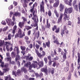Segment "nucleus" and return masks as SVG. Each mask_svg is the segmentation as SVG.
<instances>
[{
    "label": "nucleus",
    "mask_w": 80,
    "mask_h": 80,
    "mask_svg": "<svg viewBox=\"0 0 80 80\" xmlns=\"http://www.w3.org/2000/svg\"><path fill=\"white\" fill-rule=\"evenodd\" d=\"M1 23L4 25H6V24H7V23L5 22V21H2L1 22Z\"/></svg>",
    "instance_id": "nucleus-48"
},
{
    "label": "nucleus",
    "mask_w": 80,
    "mask_h": 80,
    "mask_svg": "<svg viewBox=\"0 0 80 80\" xmlns=\"http://www.w3.org/2000/svg\"><path fill=\"white\" fill-rule=\"evenodd\" d=\"M55 1L56 2L53 4V7L57 8L58 6V5H59V0H55Z\"/></svg>",
    "instance_id": "nucleus-10"
},
{
    "label": "nucleus",
    "mask_w": 80,
    "mask_h": 80,
    "mask_svg": "<svg viewBox=\"0 0 80 80\" xmlns=\"http://www.w3.org/2000/svg\"><path fill=\"white\" fill-rule=\"evenodd\" d=\"M36 42H37V43H38L39 45H41L42 42H41V41H37Z\"/></svg>",
    "instance_id": "nucleus-61"
},
{
    "label": "nucleus",
    "mask_w": 80,
    "mask_h": 80,
    "mask_svg": "<svg viewBox=\"0 0 80 80\" xmlns=\"http://www.w3.org/2000/svg\"><path fill=\"white\" fill-rule=\"evenodd\" d=\"M35 75H36L37 77H40V75L38 74V73H35Z\"/></svg>",
    "instance_id": "nucleus-60"
},
{
    "label": "nucleus",
    "mask_w": 80,
    "mask_h": 80,
    "mask_svg": "<svg viewBox=\"0 0 80 80\" xmlns=\"http://www.w3.org/2000/svg\"><path fill=\"white\" fill-rule=\"evenodd\" d=\"M12 34H9L8 36V39L9 40L12 39Z\"/></svg>",
    "instance_id": "nucleus-28"
},
{
    "label": "nucleus",
    "mask_w": 80,
    "mask_h": 80,
    "mask_svg": "<svg viewBox=\"0 0 80 80\" xmlns=\"http://www.w3.org/2000/svg\"><path fill=\"white\" fill-rule=\"evenodd\" d=\"M36 6V3H35L33 4L32 8L31 9V12H33V10H34V9H35V7Z\"/></svg>",
    "instance_id": "nucleus-23"
},
{
    "label": "nucleus",
    "mask_w": 80,
    "mask_h": 80,
    "mask_svg": "<svg viewBox=\"0 0 80 80\" xmlns=\"http://www.w3.org/2000/svg\"><path fill=\"white\" fill-rule=\"evenodd\" d=\"M31 65V62H28L27 63L25 64V66L26 67H29V70H31L32 67H33L34 68L37 67V65L35 64L32 63V65Z\"/></svg>",
    "instance_id": "nucleus-2"
},
{
    "label": "nucleus",
    "mask_w": 80,
    "mask_h": 80,
    "mask_svg": "<svg viewBox=\"0 0 80 80\" xmlns=\"http://www.w3.org/2000/svg\"><path fill=\"white\" fill-rule=\"evenodd\" d=\"M12 15H13V12H10V17H12Z\"/></svg>",
    "instance_id": "nucleus-62"
},
{
    "label": "nucleus",
    "mask_w": 80,
    "mask_h": 80,
    "mask_svg": "<svg viewBox=\"0 0 80 80\" xmlns=\"http://www.w3.org/2000/svg\"><path fill=\"white\" fill-rule=\"evenodd\" d=\"M5 61L6 62H11L12 61V58L11 57H7L5 58Z\"/></svg>",
    "instance_id": "nucleus-20"
},
{
    "label": "nucleus",
    "mask_w": 80,
    "mask_h": 80,
    "mask_svg": "<svg viewBox=\"0 0 80 80\" xmlns=\"http://www.w3.org/2000/svg\"><path fill=\"white\" fill-rule=\"evenodd\" d=\"M22 36V31L21 29H19L18 32V33L15 35V38L21 37Z\"/></svg>",
    "instance_id": "nucleus-7"
},
{
    "label": "nucleus",
    "mask_w": 80,
    "mask_h": 80,
    "mask_svg": "<svg viewBox=\"0 0 80 80\" xmlns=\"http://www.w3.org/2000/svg\"><path fill=\"white\" fill-rule=\"evenodd\" d=\"M56 64H57V63L55 62H54L53 63V64L52 65V66H53L54 67L56 66Z\"/></svg>",
    "instance_id": "nucleus-64"
},
{
    "label": "nucleus",
    "mask_w": 80,
    "mask_h": 80,
    "mask_svg": "<svg viewBox=\"0 0 80 80\" xmlns=\"http://www.w3.org/2000/svg\"><path fill=\"white\" fill-rule=\"evenodd\" d=\"M48 58L49 60H52V58L50 56H48Z\"/></svg>",
    "instance_id": "nucleus-52"
},
{
    "label": "nucleus",
    "mask_w": 80,
    "mask_h": 80,
    "mask_svg": "<svg viewBox=\"0 0 80 80\" xmlns=\"http://www.w3.org/2000/svg\"><path fill=\"white\" fill-rule=\"evenodd\" d=\"M64 3H65V4H66V5H69L70 6H71L72 5V3L68 1V0H63Z\"/></svg>",
    "instance_id": "nucleus-18"
},
{
    "label": "nucleus",
    "mask_w": 80,
    "mask_h": 80,
    "mask_svg": "<svg viewBox=\"0 0 80 80\" xmlns=\"http://www.w3.org/2000/svg\"><path fill=\"white\" fill-rule=\"evenodd\" d=\"M23 0L24 3H28V1H30V0Z\"/></svg>",
    "instance_id": "nucleus-45"
},
{
    "label": "nucleus",
    "mask_w": 80,
    "mask_h": 80,
    "mask_svg": "<svg viewBox=\"0 0 80 80\" xmlns=\"http://www.w3.org/2000/svg\"><path fill=\"white\" fill-rule=\"evenodd\" d=\"M1 66L2 67H4L5 68H8V64L7 63H6L4 64V62H1Z\"/></svg>",
    "instance_id": "nucleus-14"
},
{
    "label": "nucleus",
    "mask_w": 80,
    "mask_h": 80,
    "mask_svg": "<svg viewBox=\"0 0 80 80\" xmlns=\"http://www.w3.org/2000/svg\"><path fill=\"white\" fill-rule=\"evenodd\" d=\"M46 27L47 28H50V24L48 23V19L47 20V25Z\"/></svg>",
    "instance_id": "nucleus-19"
},
{
    "label": "nucleus",
    "mask_w": 80,
    "mask_h": 80,
    "mask_svg": "<svg viewBox=\"0 0 80 80\" xmlns=\"http://www.w3.org/2000/svg\"><path fill=\"white\" fill-rule=\"evenodd\" d=\"M20 13L18 12H16L14 14H13V17H12V20L13 21L15 20V18L14 16H18L20 17Z\"/></svg>",
    "instance_id": "nucleus-8"
},
{
    "label": "nucleus",
    "mask_w": 80,
    "mask_h": 80,
    "mask_svg": "<svg viewBox=\"0 0 80 80\" xmlns=\"http://www.w3.org/2000/svg\"><path fill=\"white\" fill-rule=\"evenodd\" d=\"M56 28H57V27H56V26H54V27L52 28L53 31H54L55 29V30H56Z\"/></svg>",
    "instance_id": "nucleus-55"
},
{
    "label": "nucleus",
    "mask_w": 80,
    "mask_h": 80,
    "mask_svg": "<svg viewBox=\"0 0 80 80\" xmlns=\"http://www.w3.org/2000/svg\"><path fill=\"white\" fill-rule=\"evenodd\" d=\"M21 70L24 72L25 73H27V70H26V69L24 67H23V68H21Z\"/></svg>",
    "instance_id": "nucleus-26"
},
{
    "label": "nucleus",
    "mask_w": 80,
    "mask_h": 80,
    "mask_svg": "<svg viewBox=\"0 0 80 80\" xmlns=\"http://www.w3.org/2000/svg\"><path fill=\"white\" fill-rule=\"evenodd\" d=\"M54 13L55 14L56 17H58V12H57V10L55 9Z\"/></svg>",
    "instance_id": "nucleus-29"
},
{
    "label": "nucleus",
    "mask_w": 80,
    "mask_h": 80,
    "mask_svg": "<svg viewBox=\"0 0 80 80\" xmlns=\"http://www.w3.org/2000/svg\"><path fill=\"white\" fill-rule=\"evenodd\" d=\"M52 60H50L49 61L48 64L49 65H52Z\"/></svg>",
    "instance_id": "nucleus-57"
},
{
    "label": "nucleus",
    "mask_w": 80,
    "mask_h": 80,
    "mask_svg": "<svg viewBox=\"0 0 80 80\" xmlns=\"http://www.w3.org/2000/svg\"><path fill=\"white\" fill-rule=\"evenodd\" d=\"M63 15L62 13H61L60 14V16L59 18L58 21V23L59 24L62 23V18L63 17Z\"/></svg>",
    "instance_id": "nucleus-9"
},
{
    "label": "nucleus",
    "mask_w": 80,
    "mask_h": 80,
    "mask_svg": "<svg viewBox=\"0 0 80 80\" xmlns=\"http://www.w3.org/2000/svg\"><path fill=\"white\" fill-rule=\"evenodd\" d=\"M22 18L23 19L24 22H27V18H25L24 17H22Z\"/></svg>",
    "instance_id": "nucleus-49"
},
{
    "label": "nucleus",
    "mask_w": 80,
    "mask_h": 80,
    "mask_svg": "<svg viewBox=\"0 0 80 80\" xmlns=\"http://www.w3.org/2000/svg\"><path fill=\"white\" fill-rule=\"evenodd\" d=\"M21 48L22 50H25L26 48L25 46H21Z\"/></svg>",
    "instance_id": "nucleus-35"
},
{
    "label": "nucleus",
    "mask_w": 80,
    "mask_h": 80,
    "mask_svg": "<svg viewBox=\"0 0 80 80\" xmlns=\"http://www.w3.org/2000/svg\"><path fill=\"white\" fill-rule=\"evenodd\" d=\"M25 27L27 30H29V29H31V28H32V27H30L28 26H25Z\"/></svg>",
    "instance_id": "nucleus-31"
},
{
    "label": "nucleus",
    "mask_w": 80,
    "mask_h": 80,
    "mask_svg": "<svg viewBox=\"0 0 80 80\" xmlns=\"http://www.w3.org/2000/svg\"><path fill=\"white\" fill-rule=\"evenodd\" d=\"M37 14V12L36 11H34L33 13V17L32 18L34 22H38V17L36 15Z\"/></svg>",
    "instance_id": "nucleus-3"
},
{
    "label": "nucleus",
    "mask_w": 80,
    "mask_h": 80,
    "mask_svg": "<svg viewBox=\"0 0 80 80\" xmlns=\"http://www.w3.org/2000/svg\"><path fill=\"white\" fill-rule=\"evenodd\" d=\"M35 47L36 49H37L38 50L39 49V48H40V45H38V44H36L35 45Z\"/></svg>",
    "instance_id": "nucleus-36"
},
{
    "label": "nucleus",
    "mask_w": 80,
    "mask_h": 80,
    "mask_svg": "<svg viewBox=\"0 0 80 80\" xmlns=\"http://www.w3.org/2000/svg\"><path fill=\"white\" fill-rule=\"evenodd\" d=\"M13 4H14L15 6H17V5H18V3L16 1L13 2Z\"/></svg>",
    "instance_id": "nucleus-51"
},
{
    "label": "nucleus",
    "mask_w": 80,
    "mask_h": 80,
    "mask_svg": "<svg viewBox=\"0 0 80 80\" xmlns=\"http://www.w3.org/2000/svg\"><path fill=\"white\" fill-rule=\"evenodd\" d=\"M17 62V65H18V66L20 67V62H19V61H18Z\"/></svg>",
    "instance_id": "nucleus-59"
},
{
    "label": "nucleus",
    "mask_w": 80,
    "mask_h": 80,
    "mask_svg": "<svg viewBox=\"0 0 80 80\" xmlns=\"http://www.w3.org/2000/svg\"><path fill=\"white\" fill-rule=\"evenodd\" d=\"M69 68L68 67H66L64 68V70L66 72H67L68 71Z\"/></svg>",
    "instance_id": "nucleus-34"
},
{
    "label": "nucleus",
    "mask_w": 80,
    "mask_h": 80,
    "mask_svg": "<svg viewBox=\"0 0 80 80\" xmlns=\"http://www.w3.org/2000/svg\"><path fill=\"white\" fill-rule=\"evenodd\" d=\"M16 74L18 76H20V75H22L21 70L20 69H18V70H17V72H16Z\"/></svg>",
    "instance_id": "nucleus-21"
},
{
    "label": "nucleus",
    "mask_w": 80,
    "mask_h": 80,
    "mask_svg": "<svg viewBox=\"0 0 80 80\" xmlns=\"http://www.w3.org/2000/svg\"><path fill=\"white\" fill-rule=\"evenodd\" d=\"M59 10L61 12H62V10L64 9V8H65V6H64V5H63V4L62 3H60L59 5Z\"/></svg>",
    "instance_id": "nucleus-13"
},
{
    "label": "nucleus",
    "mask_w": 80,
    "mask_h": 80,
    "mask_svg": "<svg viewBox=\"0 0 80 80\" xmlns=\"http://www.w3.org/2000/svg\"><path fill=\"white\" fill-rule=\"evenodd\" d=\"M39 67L40 68V67H43V61H40L38 64Z\"/></svg>",
    "instance_id": "nucleus-22"
},
{
    "label": "nucleus",
    "mask_w": 80,
    "mask_h": 80,
    "mask_svg": "<svg viewBox=\"0 0 80 80\" xmlns=\"http://www.w3.org/2000/svg\"><path fill=\"white\" fill-rule=\"evenodd\" d=\"M63 59H64V60H65L66 58H67V57H66V53H64L63 54Z\"/></svg>",
    "instance_id": "nucleus-40"
},
{
    "label": "nucleus",
    "mask_w": 80,
    "mask_h": 80,
    "mask_svg": "<svg viewBox=\"0 0 80 80\" xmlns=\"http://www.w3.org/2000/svg\"><path fill=\"white\" fill-rule=\"evenodd\" d=\"M44 60L46 63L48 62V60L47 59V58H44Z\"/></svg>",
    "instance_id": "nucleus-46"
},
{
    "label": "nucleus",
    "mask_w": 80,
    "mask_h": 80,
    "mask_svg": "<svg viewBox=\"0 0 80 80\" xmlns=\"http://www.w3.org/2000/svg\"><path fill=\"white\" fill-rule=\"evenodd\" d=\"M30 57H31V55H30V54H29L28 56H26V60H28V58H29Z\"/></svg>",
    "instance_id": "nucleus-41"
},
{
    "label": "nucleus",
    "mask_w": 80,
    "mask_h": 80,
    "mask_svg": "<svg viewBox=\"0 0 80 80\" xmlns=\"http://www.w3.org/2000/svg\"><path fill=\"white\" fill-rule=\"evenodd\" d=\"M17 30V26L15 25L13 28V30L12 31V33L13 34L12 35V37H14V35H15V31Z\"/></svg>",
    "instance_id": "nucleus-16"
},
{
    "label": "nucleus",
    "mask_w": 80,
    "mask_h": 80,
    "mask_svg": "<svg viewBox=\"0 0 80 80\" xmlns=\"http://www.w3.org/2000/svg\"><path fill=\"white\" fill-rule=\"evenodd\" d=\"M46 43L48 47H50V41H49L48 42H46Z\"/></svg>",
    "instance_id": "nucleus-30"
},
{
    "label": "nucleus",
    "mask_w": 80,
    "mask_h": 80,
    "mask_svg": "<svg viewBox=\"0 0 80 80\" xmlns=\"http://www.w3.org/2000/svg\"><path fill=\"white\" fill-rule=\"evenodd\" d=\"M71 75H72V74L71 73H70L68 78V80H70V79H71Z\"/></svg>",
    "instance_id": "nucleus-39"
},
{
    "label": "nucleus",
    "mask_w": 80,
    "mask_h": 80,
    "mask_svg": "<svg viewBox=\"0 0 80 80\" xmlns=\"http://www.w3.org/2000/svg\"><path fill=\"white\" fill-rule=\"evenodd\" d=\"M13 8V5H11L8 8V9L9 10H11Z\"/></svg>",
    "instance_id": "nucleus-44"
},
{
    "label": "nucleus",
    "mask_w": 80,
    "mask_h": 80,
    "mask_svg": "<svg viewBox=\"0 0 80 80\" xmlns=\"http://www.w3.org/2000/svg\"><path fill=\"white\" fill-rule=\"evenodd\" d=\"M6 21L8 25H10L11 23H12V19L10 18H7L6 19Z\"/></svg>",
    "instance_id": "nucleus-11"
},
{
    "label": "nucleus",
    "mask_w": 80,
    "mask_h": 80,
    "mask_svg": "<svg viewBox=\"0 0 80 80\" xmlns=\"http://www.w3.org/2000/svg\"><path fill=\"white\" fill-rule=\"evenodd\" d=\"M15 55H16V53H15V52H12L11 53V56H12V58H15Z\"/></svg>",
    "instance_id": "nucleus-25"
},
{
    "label": "nucleus",
    "mask_w": 80,
    "mask_h": 80,
    "mask_svg": "<svg viewBox=\"0 0 80 80\" xmlns=\"http://www.w3.org/2000/svg\"><path fill=\"white\" fill-rule=\"evenodd\" d=\"M48 14L49 17H51L52 16V12L50 10L48 11Z\"/></svg>",
    "instance_id": "nucleus-33"
},
{
    "label": "nucleus",
    "mask_w": 80,
    "mask_h": 80,
    "mask_svg": "<svg viewBox=\"0 0 80 80\" xmlns=\"http://www.w3.org/2000/svg\"><path fill=\"white\" fill-rule=\"evenodd\" d=\"M63 28L64 30V32H66V33H68V31L67 30V28H66V26H64Z\"/></svg>",
    "instance_id": "nucleus-24"
},
{
    "label": "nucleus",
    "mask_w": 80,
    "mask_h": 80,
    "mask_svg": "<svg viewBox=\"0 0 80 80\" xmlns=\"http://www.w3.org/2000/svg\"><path fill=\"white\" fill-rule=\"evenodd\" d=\"M66 65L68 66V67H69V63L67 61L66 63Z\"/></svg>",
    "instance_id": "nucleus-58"
},
{
    "label": "nucleus",
    "mask_w": 80,
    "mask_h": 80,
    "mask_svg": "<svg viewBox=\"0 0 80 80\" xmlns=\"http://www.w3.org/2000/svg\"><path fill=\"white\" fill-rule=\"evenodd\" d=\"M72 11H73V10L72 8H66L65 9L64 13V19L65 21H66L67 20H68L69 19V17L67 16V14L68 13H71L72 12Z\"/></svg>",
    "instance_id": "nucleus-1"
},
{
    "label": "nucleus",
    "mask_w": 80,
    "mask_h": 80,
    "mask_svg": "<svg viewBox=\"0 0 80 80\" xmlns=\"http://www.w3.org/2000/svg\"><path fill=\"white\" fill-rule=\"evenodd\" d=\"M54 43H57V44L58 45H60V43L59 42H58V40H56L55 41H54Z\"/></svg>",
    "instance_id": "nucleus-37"
},
{
    "label": "nucleus",
    "mask_w": 80,
    "mask_h": 80,
    "mask_svg": "<svg viewBox=\"0 0 80 80\" xmlns=\"http://www.w3.org/2000/svg\"><path fill=\"white\" fill-rule=\"evenodd\" d=\"M32 60H33V57L32 56H30V57L28 59V61H32Z\"/></svg>",
    "instance_id": "nucleus-38"
},
{
    "label": "nucleus",
    "mask_w": 80,
    "mask_h": 80,
    "mask_svg": "<svg viewBox=\"0 0 80 80\" xmlns=\"http://www.w3.org/2000/svg\"><path fill=\"white\" fill-rule=\"evenodd\" d=\"M24 39L25 40H28L29 38L27 36H25L24 37Z\"/></svg>",
    "instance_id": "nucleus-63"
},
{
    "label": "nucleus",
    "mask_w": 80,
    "mask_h": 80,
    "mask_svg": "<svg viewBox=\"0 0 80 80\" xmlns=\"http://www.w3.org/2000/svg\"><path fill=\"white\" fill-rule=\"evenodd\" d=\"M41 72H45L46 75H47V73L48 71L47 70V67L45 68H42L41 69Z\"/></svg>",
    "instance_id": "nucleus-12"
},
{
    "label": "nucleus",
    "mask_w": 80,
    "mask_h": 80,
    "mask_svg": "<svg viewBox=\"0 0 80 80\" xmlns=\"http://www.w3.org/2000/svg\"><path fill=\"white\" fill-rule=\"evenodd\" d=\"M16 52L17 53V55H16V58H15L16 61L17 62L18 60H19L20 58V57L19 55H18V53H20V51H19V49L18 48H16Z\"/></svg>",
    "instance_id": "nucleus-6"
},
{
    "label": "nucleus",
    "mask_w": 80,
    "mask_h": 80,
    "mask_svg": "<svg viewBox=\"0 0 80 80\" xmlns=\"http://www.w3.org/2000/svg\"><path fill=\"white\" fill-rule=\"evenodd\" d=\"M44 11V2H43V1L42 0L40 4V12H43Z\"/></svg>",
    "instance_id": "nucleus-5"
},
{
    "label": "nucleus",
    "mask_w": 80,
    "mask_h": 80,
    "mask_svg": "<svg viewBox=\"0 0 80 80\" xmlns=\"http://www.w3.org/2000/svg\"><path fill=\"white\" fill-rule=\"evenodd\" d=\"M60 32L59 28H56V29L55 32L56 33H58V32Z\"/></svg>",
    "instance_id": "nucleus-43"
},
{
    "label": "nucleus",
    "mask_w": 80,
    "mask_h": 80,
    "mask_svg": "<svg viewBox=\"0 0 80 80\" xmlns=\"http://www.w3.org/2000/svg\"><path fill=\"white\" fill-rule=\"evenodd\" d=\"M58 58L57 57H56L54 58H52V60H58Z\"/></svg>",
    "instance_id": "nucleus-53"
},
{
    "label": "nucleus",
    "mask_w": 80,
    "mask_h": 80,
    "mask_svg": "<svg viewBox=\"0 0 80 80\" xmlns=\"http://www.w3.org/2000/svg\"><path fill=\"white\" fill-rule=\"evenodd\" d=\"M78 64H80L79 63L80 62V58H78Z\"/></svg>",
    "instance_id": "nucleus-56"
},
{
    "label": "nucleus",
    "mask_w": 80,
    "mask_h": 80,
    "mask_svg": "<svg viewBox=\"0 0 80 80\" xmlns=\"http://www.w3.org/2000/svg\"><path fill=\"white\" fill-rule=\"evenodd\" d=\"M35 50L38 56L40 57H41L42 56H45V55L46 54H45V51H42V55H41V54L40 53H39V52H38V50H37V49H35Z\"/></svg>",
    "instance_id": "nucleus-4"
},
{
    "label": "nucleus",
    "mask_w": 80,
    "mask_h": 80,
    "mask_svg": "<svg viewBox=\"0 0 80 80\" xmlns=\"http://www.w3.org/2000/svg\"><path fill=\"white\" fill-rule=\"evenodd\" d=\"M24 23L25 22L23 21L22 22H20L19 23V26L20 27V28H22V27H23Z\"/></svg>",
    "instance_id": "nucleus-17"
},
{
    "label": "nucleus",
    "mask_w": 80,
    "mask_h": 80,
    "mask_svg": "<svg viewBox=\"0 0 80 80\" xmlns=\"http://www.w3.org/2000/svg\"><path fill=\"white\" fill-rule=\"evenodd\" d=\"M8 28V27H6L4 28H3L2 30V31L3 32H5L7 30V29Z\"/></svg>",
    "instance_id": "nucleus-42"
},
{
    "label": "nucleus",
    "mask_w": 80,
    "mask_h": 80,
    "mask_svg": "<svg viewBox=\"0 0 80 80\" xmlns=\"http://www.w3.org/2000/svg\"><path fill=\"white\" fill-rule=\"evenodd\" d=\"M3 72H1V71H0V75H3L4 74V72H8V68H4L3 69Z\"/></svg>",
    "instance_id": "nucleus-15"
},
{
    "label": "nucleus",
    "mask_w": 80,
    "mask_h": 80,
    "mask_svg": "<svg viewBox=\"0 0 80 80\" xmlns=\"http://www.w3.org/2000/svg\"><path fill=\"white\" fill-rule=\"evenodd\" d=\"M52 71H51V73L52 74H53L54 73V70L55 69H54V68H52Z\"/></svg>",
    "instance_id": "nucleus-54"
},
{
    "label": "nucleus",
    "mask_w": 80,
    "mask_h": 80,
    "mask_svg": "<svg viewBox=\"0 0 80 80\" xmlns=\"http://www.w3.org/2000/svg\"><path fill=\"white\" fill-rule=\"evenodd\" d=\"M74 8L75 10H76L77 11H78V5H75V6L74 7Z\"/></svg>",
    "instance_id": "nucleus-32"
},
{
    "label": "nucleus",
    "mask_w": 80,
    "mask_h": 80,
    "mask_svg": "<svg viewBox=\"0 0 80 80\" xmlns=\"http://www.w3.org/2000/svg\"><path fill=\"white\" fill-rule=\"evenodd\" d=\"M12 74H13L14 75H15V77H17V74H16V72L15 71H12Z\"/></svg>",
    "instance_id": "nucleus-47"
},
{
    "label": "nucleus",
    "mask_w": 80,
    "mask_h": 80,
    "mask_svg": "<svg viewBox=\"0 0 80 80\" xmlns=\"http://www.w3.org/2000/svg\"><path fill=\"white\" fill-rule=\"evenodd\" d=\"M49 3L50 4H51V3H54V0H49Z\"/></svg>",
    "instance_id": "nucleus-50"
},
{
    "label": "nucleus",
    "mask_w": 80,
    "mask_h": 80,
    "mask_svg": "<svg viewBox=\"0 0 80 80\" xmlns=\"http://www.w3.org/2000/svg\"><path fill=\"white\" fill-rule=\"evenodd\" d=\"M65 34V31L64 30V28H63V30H62L61 32V34L62 35V37H63V35Z\"/></svg>",
    "instance_id": "nucleus-27"
}]
</instances>
